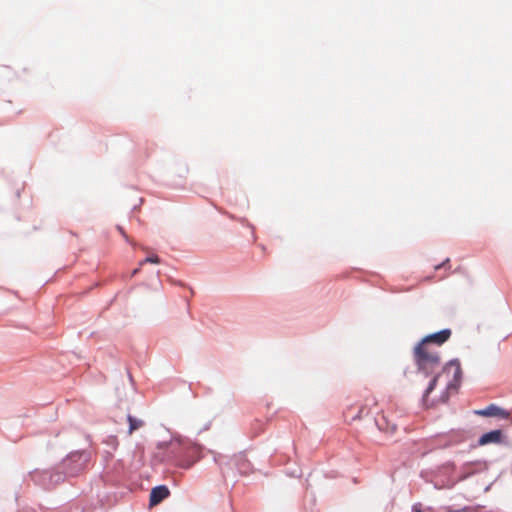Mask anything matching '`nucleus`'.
<instances>
[{"instance_id":"ddd939ff","label":"nucleus","mask_w":512,"mask_h":512,"mask_svg":"<svg viewBox=\"0 0 512 512\" xmlns=\"http://www.w3.org/2000/svg\"><path fill=\"white\" fill-rule=\"evenodd\" d=\"M117 230L120 232V234L125 238L126 241L130 242V239L128 237V235L125 233V231L123 230V228L121 226H118L117 227Z\"/></svg>"},{"instance_id":"0eeeda50","label":"nucleus","mask_w":512,"mask_h":512,"mask_svg":"<svg viewBox=\"0 0 512 512\" xmlns=\"http://www.w3.org/2000/svg\"><path fill=\"white\" fill-rule=\"evenodd\" d=\"M376 405L377 401L374 396H369L365 398L364 404L360 406L358 414L353 416V419H360L363 415H368L371 412L372 407Z\"/></svg>"},{"instance_id":"6e6552de","label":"nucleus","mask_w":512,"mask_h":512,"mask_svg":"<svg viewBox=\"0 0 512 512\" xmlns=\"http://www.w3.org/2000/svg\"><path fill=\"white\" fill-rule=\"evenodd\" d=\"M128 422H129V431L128 434L131 435L135 430L139 429L143 426V421L136 419L132 417L131 415L128 416Z\"/></svg>"},{"instance_id":"423d86ee","label":"nucleus","mask_w":512,"mask_h":512,"mask_svg":"<svg viewBox=\"0 0 512 512\" xmlns=\"http://www.w3.org/2000/svg\"><path fill=\"white\" fill-rule=\"evenodd\" d=\"M503 441V432L501 430H492L483 434L479 440L478 444L480 446H485L488 444H499Z\"/></svg>"},{"instance_id":"f8f14e48","label":"nucleus","mask_w":512,"mask_h":512,"mask_svg":"<svg viewBox=\"0 0 512 512\" xmlns=\"http://www.w3.org/2000/svg\"><path fill=\"white\" fill-rule=\"evenodd\" d=\"M169 447L171 449L172 452H178V449L180 447V443L178 441H172L170 444H169Z\"/></svg>"},{"instance_id":"20e7f679","label":"nucleus","mask_w":512,"mask_h":512,"mask_svg":"<svg viewBox=\"0 0 512 512\" xmlns=\"http://www.w3.org/2000/svg\"><path fill=\"white\" fill-rule=\"evenodd\" d=\"M451 336V330L450 329H443L439 332H436L434 334H430L426 336L420 343H425L426 345L433 344L437 346H441L443 343H445Z\"/></svg>"},{"instance_id":"7ed1b4c3","label":"nucleus","mask_w":512,"mask_h":512,"mask_svg":"<svg viewBox=\"0 0 512 512\" xmlns=\"http://www.w3.org/2000/svg\"><path fill=\"white\" fill-rule=\"evenodd\" d=\"M476 415L483 417H495L499 419H508L511 413L496 404H490L484 409L476 410Z\"/></svg>"},{"instance_id":"4468645a","label":"nucleus","mask_w":512,"mask_h":512,"mask_svg":"<svg viewBox=\"0 0 512 512\" xmlns=\"http://www.w3.org/2000/svg\"><path fill=\"white\" fill-rule=\"evenodd\" d=\"M450 259L447 258L446 260H444L442 263L438 264L435 266V270H439L440 268L442 267H446L447 264L449 263Z\"/></svg>"},{"instance_id":"9d476101","label":"nucleus","mask_w":512,"mask_h":512,"mask_svg":"<svg viewBox=\"0 0 512 512\" xmlns=\"http://www.w3.org/2000/svg\"><path fill=\"white\" fill-rule=\"evenodd\" d=\"M145 263L158 264L160 263V258L157 255H152L145 258L140 264L143 265Z\"/></svg>"},{"instance_id":"f03ea898","label":"nucleus","mask_w":512,"mask_h":512,"mask_svg":"<svg viewBox=\"0 0 512 512\" xmlns=\"http://www.w3.org/2000/svg\"><path fill=\"white\" fill-rule=\"evenodd\" d=\"M441 378H445L446 390H456L459 387L462 379V368L458 359H454L448 362L442 368L441 372L434 376L425 391L424 398H427L428 395L434 390L437 382Z\"/></svg>"},{"instance_id":"9b49d317","label":"nucleus","mask_w":512,"mask_h":512,"mask_svg":"<svg viewBox=\"0 0 512 512\" xmlns=\"http://www.w3.org/2000/svg\"><path fill=\"white\" fill-rule=\"evenodd\" d=\"M378 426L380 427V429H384V430H386V431H390V432H394V431H396V429H397V425H396V424H394V423H393V424H391V425H389V424L387 423V426H386V427H384L383 423L378 422Z\"/></svg>"},{"instance_id":"39448f33","label":"nucleus","mask_w":512,"mask_h":512,"mask_svg":"<svg viewBox=\"0 0 512 512\" xmlns=\"http://www.w3.org/2000/svg\"><path fill=\"white\" fill-rule=\"evenodd\" d=\"M170 495L169 489L164 486H156L151 490L150 498H149V505L156 506L159 503H161L164 499H166Z\"/></svg>"},{"instance_id":"2eb2a0df","label":"nucleus","mask_w":512,"mask_h":512,"mask_svg":"<svg viewBox=\"0 0 512 512\" xmlns=\"http://www.w3.org/2000/svg\"><path fill=\"white\" fill-rule=\"evenodd\" d=\"M413 512H422V510L420 509V507L418 505H414Z\"/></svg>"},{"instance_id":"1a4fd4ad","label":"nucleus","mask_w":512,"mask_h":512,"mask_svg":"<svg viewBox=\"0 0 512 512\" xmlns=\"http://www.w3.org/2000/svg\"><path fill=\"white\" fill-rule=\"evenodd\" d=\"M479 506H466L458 510L448 509L446 512H478Z\"/></svg>"},{"instance_id":"f257e3e1","label":"nucleus","mask_w":512,"mask_h":512,"mask_svg":"<svg viewBox=\"0 0 512 512\" xmlns=\"http://www.w3.org/2000/svg\"><path fill=\"white\" fill-rule=\"evenodd\" d=\"M413 356L418 371L425 376L433 374L440 368V352L434 346L418 343L413 350Z\"/></svg>"}]
</instances>
